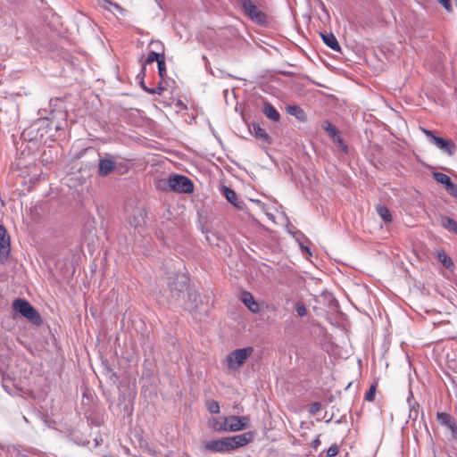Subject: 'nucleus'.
<instances>
[{"mask_svg":"<svg viewBox=\"0 0 457 457\" xmlns=\"http://www.w3.org/2000/svg\"><path fill=\"white\" fill-rule=\"evenodd\" d=\"M11 252V239L4 225H0V262H5Z\"/></svg>","mask_w":457,"mask_h":457,"instance_id":"6","label":"nucleus"},{"mask_svg":"<svg viewBox=\"0 0 457 457\" xmlns=\"http://www.w3.org/2000/svg\"><path fill=\"white\" fill-rule=\"evenodd\" d=\"M240 300L244 303V304L248 308V310L253 313H257L260 312V307L258 303L254 300L253 295L248 291H243L240 294Z\"/></svg>","mask_w":457,"mask_h":457,"instance_id":"10","label":"nucleus"},{"mask_svg":"<svg viewBox=\"0 0 457 457\" xmlns=\"http://www.w3.org/2000/svg\"><path fill=\"white\" fill-rule=\"evenodd\" d=\"M253 348L249 346L245 348L237 349L232 351L225 359L224 363L230 370H237L252 355Z\"/></svg>","mask_w":457,"mask_h":457,"instance_id":"2","label":"nucleus"},{"mask_svg":"<svg viewBox=\"0 0 457 457\" xmlns=\"http://www.w3.org/2000/svg\"><path fill=\"white\" fill-rule=\"evenodd\" d=\"M438 3L447 11L452 12L453 6L451 0H438Z\"/></svg>","mask_w":457,"mask_h":457,"instance_id":"32","label":"nucleus"},{"mask_svg":"<svg viewBox=\"0 0 457 457\" xmlns=\"http://www.w3.org/2000/svg\"><path fill=\"white\" fill-rule=\"evenodd\" d=\"M156 44L160 46V48L162 50V52L157 53L155 51H150L147 54V57L144 62V65L151 64L154 62H159L161 58H164V53H163V46L160 42H151V45Z\"/></svg>","mask_w":457,"mask_h":457,"instance_id":"12","label":"nucleus"},{"mask_svg":"<svg viewBox=\"0 0 457 457\" xmlns=\"http://www.w3.org/2000/svg\"><path fill=\"white\" fill-rule=\"evenodd\" d=\"M441 224L447 230L457 235V222L453 219L444 216L441 218Z\"/></svg>","mask_w":457,"mask_h":457,"instance_id":"19","label":"nucleus"},{"mask_svg":"<svg viewBox=\"0 0 457 457\" xmlns=\"http://www.w3.org/2000/svg\"><path fill=\"white\" fill-rule=\"evenodd\" d=\"M336 142L339 144L343 152L346 153L348 151L347 145L344 143L342 138H341V142L340 141H336Z\"/></svg>","mask_w":457,"mask_h":457,"instance_id":"35","label":"nucleus"},{"mask_svg":"<svg viewBox=\"0 0 457 457\" xmlns=\"http://www.w3.org/2000/svg\"><path fill=\"white\" fill-rule=\"evenodd\" d=\"M433 176H434L436 181L437 183L445 185V188L448 187V185H450L453 182L451 178L448 175L442 173V172H434Z\"/></svg>","mask_w":457,"mask_h":457,"instance_id":"23","label":"nucleus"},{"mask_svg":"<svg viewBox=\"0 0 457 457\" xmlns=\"http://www.w3.org/2000/svg\"><path fill=\"white\" fill-rule=\"evenodd\" d=\"M13 310L30 321L37 322L40 317L35 308L24 299H16L12 303Z\"/></svg>","mask_w":457,"mask_h":457,"instance_id":"3","label":"nucleus"},{"mask_svg":"<svg viewBox=\"0 0 457 457\" xmlns=\"http://www.w3.org/2000/svg\"><path fill=\"white\" fill-rule=\"evenodd\" d=\"M240 3L242 9L251 20L258 23L265 22L266 15L251 0H241Z\"/></svg>","mask_w":457,"mask_h":457,"instance_id":"5","label":"nucleus"},{"mask_svg":"<svg viewBox=\"0 0 457 457\" xmlns=\"http://www.w3.org/2000/svg\"><path fill=\"white\" fill-rule=\"evenodd\" d=\"M253 439V432H246L242 435H237L234 436L228 437V443H229V449L230 451L236 450L241 446H244L250 442H252Z\"/></svg>","mask_w":457,"mask_h":457,"instance_id":"9","label":"nucleus"},{"mask_svg":"<svg viewBox=\"0 0 457 457\" xmlns=\"http://www.w3.org/2000/svg\"><path fill=\"white\" fill-rule=\"evenodd\" d=\"M288 112L291 114L296 115L298 118H301L299 114H303V112L297 106H290L288 107Z\"/></svg>","mask_w":457,"mask_h":457,"instance_id":"33","label":"nucleus"},{"mask_svg":"<svg viewBox=\"0 0 457 457\" xmlns=\"http://www.w3.org/2000/svg\"><path fill=\"white\" fill-rule=\"evenodd\" d=\"M222 191L226 199L231 204H236V201L237 200V195L236 192L233 189L228 188L227 187H224Z\"/></svg>","mask_w":457,"mask_h":457,"instance_id":"24","label":"nucleus"},{"mask_svg":"<svg viewBox=\"0 0 457 457\" xmlns=\"http://www.w3.org/2000/svg\"><path fill=\"white\" fill-rule=\"evenodd\" d=\"M322 128L328 132V134L335 140L341 142V137L338 129L328 120L322 122Z\"/></svg>","mask_w":457,"mask_h":457,"instance_id":"16","label":"nucleus"},{"mask_svg":"<svg viewBox=\"0 0 457 457\" xmlns=\"http://www.w3.org/2000/svg\"><path fill=\"white\" fill-rule=\"evenodd\" d=\"M207 410L212 414H218L220 411V404L217 401L209 399L205 403Z\"/></svg>","mask_w":457,"mask_h":457,"instance_id":"25","label":"nucleus"},{"mask_svg":"<svg viewBox=\"0 0 457 457\" xmlns=\"http://www.w3.org/2000/svg\"><path fill=\"white\" fill-rule=\"evenodd\" d=\"M263 112L269 119L274 121H278L280 119L278 112L269 103L264 104Z\"/></svg>","mask_w":457,"mask_h":457,"instance_id":"18","label":"nucleus"},{"mask_svg":"<svg viewBox=\"0 0 457 457\" xmlns=\"http://www.w3.org/2000/svg\"><path fill=\"white\" fill-rule=\"evenodd\" d=\"M157 65L158 74L162 79H164V78L167 76L165 58H161L160 61L157 62Z\"/></svg>","mask_w":457,"mask_h":457,"instance_id":"26","label":"nucleus"},{"mask_svg":"<svg viewBox=\"0 0 457 457\" xmlns=\"http://www.w3.org/2000/svg\"><path fill=\"white\" fill-rule=\"evenodd\" d=\"M320 438H319V436H318V437H317L315 440H313V442H312V446H313V448L317 449V448H318V446L320 445Z\"/></svg>","mask_w":457,"mask_h":457,"instance_id":"36","label":"nucleus"},{"mask_svg":"<svg viewBox=\"0 0 457 457\" xmlns=\"http://www.w3.org/2000/svg\"><path fill=\"white\" fill-rule=\"evenodd\" d=\"M436 420L440 424L446 426L447 428H449L453 430L455 428V424H454L452 417L446 412H437Z\"/></svg>","mask_w":457,"mask_h":457,"instance_id":"17","label":"nucleus"},{"mask_svg":"<svg viewBox=\"0 0 457 457\" xmlns=\"http://www.w3.org/2000/svg\"><path fill=\"white\" fill-rule=\"evenodd\" d=\"M445 190L450 195L457 198V184L452 182L450 185H448Z\"/></svg>","mask_w":457,"mask_h":457,"instance_id":"29","label":"nucleus"},{"mask_svg":"<svg viewBox=\"0 0 457 457\" xmlns=\"http://www.w3.org/2000/svg\"><path fill=\"white\" fill-rule=\"evenodd\" d=\"M129 224L134 228L142 227L145 224V217L142 211H137L129 220Z\"/></svg>","mask_w":457,"mask_h":457,"instance_id":"22","label":"nucleus"},{"mask_svg":"<svg viewBox=\"0 0 457 457\" xmlns=\"http://www.w3.org/2000/svg\"><path fill=\"white\" fill-rule=\"evenodd\" d=\"M423 133L430 137L432 142L441 150L448 154L449 155H453L455 152V145L453 141L445 139L443 137L435 136L431 130L422 129Z\"/></svg>","mask_w":457,"mask_h":457,"instance_id":"4","label":"nucleus"},{"mask_svg":"<svg viewBox=\"0 0 457 457\" xmlns=\"http://www.w3.org/2000/svg\"><path fill=\"white\" fill-rule=\"evenodd\" d=\"M321 37L323 42L331 49L335 51L340 50V45L337 39V37L332 33H321Z\"/></svg>","mask_w":457,"mask_h":457,"instance_id":"14","label":"nucleus"},{"mask_svg":"<svg viewBox=\"0 0 457 457\" xmlns=\"http://www.w3.org/2000/svg\"><path fill=\"white\" fill-rule=\"evenodd\" d=\"M227 423L225 416L212 417L208 420V427L217 432H227Z\"/></svg>","mask_w":457,"mask_h":457,"instance_id":"11","label":"nucleus"},{"mask_svg":"<svg viewBox=\"0 0 457 457\" xmlns=\"http://www.w3.org/2000/svg\"><path fill=\"white\" fill-rule=\"evenodd\" d=\"M321 410V403L318 402H314L310 406V412L312 414H315Z\"/></svg>","mask_w":457,"mask_h":457,"instance_id":"31","label":"nucleus"},{"mask_svg":"<svg viewBox=\"0 0 457 457\" xmlns=\"http://www.w3.org/2000/svg\"><path fill=\"white\" fill-rule=\"evenodd\" d=\"M228 423H227V432H237L243 430L245 428H248L249 425V417L243 416H229L227 417Z\"/></svg>","mask_w":457,"mask_h":457,"instance_id":"7","label":"nucleus"},{"mask_svg":"<svg viewBox=\"0 0 457 457\" xmlns=\"http://www.w3.org/2000/svg\"><path fill=\"white\" fill-rule=\"evenodd\" d=\"M144 88H145V91H147V92H150V93H152V94H154V93H158L159 95H160V94L162 93V91L163 90V88H162V87H157V89H148V88H147V87H145Z\"/></svg>","mask_w":457,"mask_h":457,"instance_id":"34","label":"nucleus"},{"mask_svg":"<svg viewBox=\"0 0 457 457\" xmlns=\"http://www.w3.org/2000/svg\"><path fill=\"white\" fill-rule=\"evenodd\" d=\"M377 386L376 385L372 384L369 389V391L365 394V400L369 402H372L375 398Z\"/></svg>","mask_w":457,"mask_h":457,"instance_id":"27","label":"nucleus"},{"mask_svg":"<svg viewBox=\"0 0 457 457\" xmlns=\"http://www.w3.org/2000/svg\"><path fill=\"white\" fill-rule=\"evenodd\" d=\"M436 257L438 261L446 268V269H452L453 268L454 264L452 261V259L444 252V251H437Z\"/></svg>","mask_w":457,"mask_h":457,"instance_id":"21","label":"nucleus"},{"mask_svg":"<svg viewBox=\"0 0 457 457\" xmlns=\"http://www.w3.org/2000/svg\"><path fill=\"white\" fill-rule=\"evenodd\" d=\"M378 214L380 216V218L386 223H389L392 221V215L389 211V209L386 206L384 205H378L376 207Z\"/></svg>","mask_w":457,"mask_h":457,"instance_id":"20","label":"nucleus"},{"mask_svg":"<svg viewBox=\"0 0 457 457\" xmlns=\"http://www.w3.org/2000/svg\"><path fill=\"white\" fill-rule=\"evenodd\" d=\"M252 134L257 138L264 142H269L270 137L259 124L253 123L251 129Z\"/></svg>","mask_w":457,"mask_h":457,"instance_id":"15","label":"nucleus"},{"mask_svg":"<svg viewBox=\"0 0 457 457\" xmlns=\"http://www.w3.org/2000/svg\"><path fill=\"white\" fill-rule=\"evenodd\" d=\"M204 448L212 453H226L229 452L228 437L206 441Z\"/></svg>","mask_w":457,"mask_h":457,"instance_id":"8","label":"nucleus"},{"mask_svg":"<svg viewBox=\"0 0 457 457\" xmlns=\"http://www.w3.org/2000/svg\"><path fill=\"white\" fill-rule=\"evenodd\" d=\"M339 453V447L334 444L331 446H329L327 450V456L328 457H335Z\"/></svg>","mask_w":457,"mask_h":457,"instance_id":"28","label":"nucleus"},{"mask_svg":"<svg viewBox=\"0 0 457 457\" xmlns=\"http://www.w3.org/2000/svg\"><path fill=\"white\" fill-rule=\"evenodd\" d=\"M115 167V162L112 159H104L99 162V174L106 176L112 171Z\"/></svg>","mask_w":457,"mask_h":457,"instance_id":"13","label":"nucleus"},{"mask_svg":"<svg viewBox=\"0 0 457 457\" xmlns=\"http://www.w3.org/2000/svg\"><path fill=\"white\" fill-rule=\"evenodd\" d=\"M162 190H170L177 193L190 194L194 191V184L186 176L172 174L167 179H161L158 185Z\"/></svg>","mask_w":457,"mask_h":457,"instance_id":"1","label":"nucleus"},{"mask_svg":"<svg viewBox=\"0 0 457 457\" xmlns=\"http://www.w3.org/2000/svg\"><path fill=\"white\" fill-rule=\"evenodd\" d=\"M295 311L300 317H303L307 314V309L303 303H298L295 306Z\"/></svg>","mask_w":457,"mask_h":457,"instance_id":"30","label":"nucleus"}]
</instances>
